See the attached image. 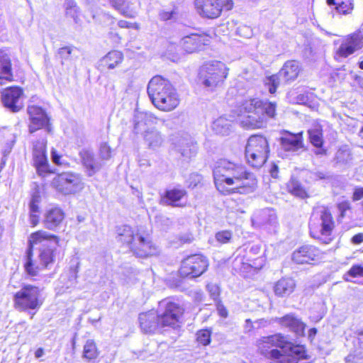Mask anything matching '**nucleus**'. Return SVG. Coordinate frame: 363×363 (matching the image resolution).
Segmentation results:
<instances>
[{"mask_svg": "<svg viewBox=\"0 0 363 363\" xmlns=\"http://www.w3.org/2000/svg\"><path fill=\"white\" fill-rule=\"evenodd\" d=\"M186 191L184 189H173L167 190L162 199V202L167 205L179 206L178 202L186 196Z\"/></svg>", "mask_w": 363, "mask_h": 363, "instance_id": "obj_37", "label": "nucleus"}, {"mask_svg": "<svg viewBox=\"0 0 363 363\" xmlns=\"http://www.w3.org/2000/svg\"><path fill=\"white\" fill-rule=\"evenodd\" d=\"M221 6L222 9H224L227 11H229L233 7V1L232 0H225L224 1L221 0Z\"/></svg>", "mask_w": 363, "mask_h": 363, "instance_id": "obj_58", "label": "nucleus"}, {"mask_svg": "<svg viewBox=\"0 0 363 363\" xmlns=\"http://www.w3.org/2000/svg\"><path fill=\"white\" fill-rule=\"evenodd\" d=\"M211 333L208 329L200 330L196 333V340L199 344L206 346L211 342Z\"/></svg>", "mask_w": 363, "mask_h": 363, "instance_id": "obj_46", "label": "nucleus"}, {"mask_svg": "<svg viewBox=\"0 0 363 363\" xmlns=\"http://www.w3.org/2000/svg\"><path fill=\"white\" fill-rule=\"evenodd\" d=\"M296 287L295 281L291 278H282L274 285V290L277 296H287L290 295Z\"/></svg>", "mask_w": 363, "mask_h": 363, "instance_id": "obj_36", "label": "nucleus"}, {"mask_svg": "<svg viewBox=\"0 0 363 363\" xmlns=\"http://www.w3.org/2000/svg\"><path fill=\"white\" fill-rule=\"evenodd\" d=\"M33 250L31 248H28L27 250V259L26 262L24 264V268L26 274L31 277L37 276L39 274V272L44 269L42 267V266L40 265V263L38 264H35L32 259L33 256Z\"/></svg>", "mask_w": 363, "mask_h": 363, "instance_id": "obj_40", "label": "nucleus"}, {"mask_svg": "<svg viewBox=\"0 0 363 363\" xmlns=\"http://www.w3.org/2000/svg\"><path fill=\"white\" fill-rule=\"evenodd\" d=\"M279 323L283 327L294 333L298 336H303L306 325L293 314H287L279 318Z\"/></svg>", "mask_w": 363, "mask_h": 363, "instance_id": "obj_27", "label": "nucleus"}, {"mask_svg": "<svg viewBox=\"0 0 363 363\" xmlns=\"http://www.w3.org/2000/svg\"><path fill=\"white\" fill-rule=\"evenodd\" d=\"M177 16V12L174 9L172 10L166 11L162 10L160 13V18L162 21H168L171 19H175Z\"/></svg>", "mask_w": 363, "mask_h": 363, "instance_id": "obj_50", "label": "nucleus"}, {"mask_svg": "<svg viewBox=\"0 0 363 363\" xmlns=\"http://www.w3.org/2000/svg\"><path fill=\"white\" fill-rule=\"evenodd\" d=\"M122 60L123 54L119 51L113 50L102 58L101 62L108 69H113L122 62Z\"/></svg>", "mask_w": 363, "mask_h": 363, "instance_id": "obj_39", "label": "nucleus"}, {"mask_svg": "<svg viewBox=\"0 0 363 363\" xmlns=\"http://www.w3.org/2000/svg\"><path fill=\"white\" fill-rule=\"evenodd\" d=\"M217 311L218 314L223 317L226 318L228 316V311L225 307L220 303L217 304Z\"/></svg>", "mask_w": 363, "mask_h": 363, "instance_id": "obj_56", "label": "nucleus"}, {"mask_svg": "<svg viewBox=\"0 0 363 363\" xmlns=\"http://www.w3.org/2000/svg\"><path fill=\"white\" fill-rule=\"evenodd\" d=\"M51 157L52 162L56 164H60V156L57 153V152L53 149L51 152Z\"/></svg>", "mask_w": 363, "mask_h": 363, "instance_id": "obj_60", "label": "nucleus"}, {"mask_svg": "<svg viewBox=\"0 0 363 363\" xmlns=\"http://www.w3.org/2000/svg\"><path fill=\"white\" fill-rule=\"evenodd\" d=\"M117 233L118 240L123 244H126L130 249H131V245H133V243L135 242L140 234L138 230H133L130 226L127 225L118 227Z\"/></svg>", "mask_w": 363, "mask_h": 363, "instance_id": "obj_32", "label": "nucleus"}, {"mask_svg": "<svg viewBox=\"0 0 363 363\" xmlns=\"http://www.w3.org/2000/svg\"><path fill=\"white\" fill-rule=\"evenodd\" d=\"M98 355L99 352L96 343L93 340H88L84 346L83 357L88 360H92L96 359Z\"/></svg>", "mask_w": 363, "mask_h": 363, "instance_id": "obj_42", "label": "nucleus"}, {"mask_svg": "<svg viewBox=\"0 0 363 363\" xmlns=\"http://www.w3.org/2000/svg\"><path fill=\"white\" fill-rule=\"evenodd\" d=\"M210 43V37L207 35L192 33L184 36L180 40V45L187 53L199 52Z\"/></svg>", "mask_w": 363, "mask_h": 363, "instance_id": "obj_20", "label": "nucleus"}, {"mask_svg": "<svg viewBox=\"0 0 363 363\" xmlns=\"http://www.w3.org/2000/svg\"><path fill=\"white\" fill-rule=\"evenodd\" d=\"M191 179H194V186H196L198 183H200L201 181V176L198 174H193L191 176Z\"/></svg>", "mask_w": 363, "mask_h": 363, "instance_id": "obj_64", "label": "nucleus"}, {"mask_svg": "<svg viewBox=\"0 0 363 363\" xmlns=\"http://www.w3.org/2000/svg\"><path fill=\"white\" fill-rule=\"evenodd\" d=\"M158 118L152 113L148 112H138L134 116L133 131L138 134L143 130L145 126L157 124Z\"/></svg>", "mask_w": 363, "mask_h": 363, "instance_id": "obj_28", "label": "nucleus"}, {"mask_svg": "<svg viewBox=\"0 0 363 363\" xmlns=\"http://www.w3.org/2000/svg\"><path fill=\"white\" fill-rule=\"evenodd\" d=\"M207 289L211 294V297L216 300L219 296L218 288L217 286L213 284H208Z\"/></svg>", "mask_w": 363, "mask_h": 363, "instance_id": "obj_53", "label": "nucleus"}, {"mask_svg": "<svg viewBox=\"0 0 363 363\" xmlns=\"http://www.w3.org/2000/svg\"><path fill=\"white\" fill-rule=\"evenodd\" d=\"M64 212L59 207H51L48 208L44 215V225L49 230H54L63 220Z\"/></svg>", "mask_w": 363, "mask_h": 363, "instance_id": "obj_29", "label": "nucleus"}, {"mask_svg": "<svg viewBox=\"0 0 363 363\" xmlns=\"http://www.w3.org/2000/svg\"><path fill=\"white\" fill-rule=\"evenodd\" d=\"M313 175L315 179H325L329 178V176L327 174L322 172H315Z\"/></svg>", "mask_w": 363, "mask_h": 363, "instance_id": "obj_62", "label": "nucleus"}, {"mask_svg": "<svg viewBox=\"0 0 363 363\" xmlns=\"http://www.w3.org/2000/svg\"><path fill=\"white\" fill-rule=\"evenodd\" d=\"M131 252L138 257H147L157 255L159 252L157 247L152 242L148 237L139 234L135 242L131 245Z\"/></svg>", "mask_w": 363, "mask_h": 363, "instance_id": "obj_23", "label": "nucleus"}, {"mask_svg": "<svg viewBox=\"0 0 363 363\" xmlns=\"http://www.w3.org/2000/svg\"><path fill=\"white\" fill-rule=\"evenodd\" d=\"M228 71L225 63L217 60L210 61L201 67L200 79L205 87L213 90L223 84Z\"/></svg>", "mask_w": 363, "mask_h": 363, "instance_id": "obj_8", "label": "nucleus"}, {"mask_svg": "<svg viewBox=\"0 0 363 363\" xmlns=\"http://www.w3.org/2000/svg\"><path fill=\"white\" fill-rule=\"evenodd\" d=\"M337 11L341 14L350 13L353 9V4L351 2L337 1L335 6Z\"/></svg>", "mask_w": 363, "mask_h": 363, "instance_id": "obj_47", "label": "nucleus"}, {"mask_svg": "<svg viewBox=\"0 0 363 363\" xmlns=\"http://www.w3.org/2000/svg\"><path fill=\"white\" fill-rule=\"evenodd\" d=\"M112 6L119 13L128 18H135L137 15L133 4L129 0H110Z\"/></svg>", "mask_w": 363, "mask_h": 363, "instance_id": "obj_35", "label": "nucleus"}, {"mask_svg": "<svg viewBox=\"0 0 363 363\" xmlns=\"http://www.w3.org/2000/svg\"><path fill=\"white\" fill-rule=\"evenodd\" d=\"M269 152V143L265 137L254 135L249 138L245 147V157L250 166L261 167L266 162Z\"/></svg>", "mask_w": 363, "mask_h": 363, "instance_id": "obj_9", "label": "nucleus"}, {"mask_svg": "<svg viewBox=\"0 0 363 363\" xmlns=\"http://www.w3.org/2000/svg\"><path fill=\"white\" fill-rule=\"evenodd\" d=\"M55 189L64 194H71L79 191L84 184L79 174L67 172L57 174L52 181Z\"/></svg>", "mask_w": 363, "mask_h": 363, "instance_id": "obj_13", "label": "nucleus"}, {"mask_svg": "<svg viewBox=\"0 0 363 363\" xmlns=\"http://www.w3.org/2000/svg\"><path fill=\"white\" fill-rule=\"evenodd\" d=\"M0 79L11 82L13 80L11 60L9 55L0 50Z\"/></svg>", "mask_w": 363, "mask_h": 363, "instance_id": "obj_31", "label": "nucleus"}, {"mask_svg": "<svg viewBox=\"0 0 363 363\" xmlns=\"http://www.w3.org/2000/svg\"><path fill=\"white\" fill-rule=\"evenodd\" d=\"M172 145L173 151L179 155L180 159L186 162H189L197 153V143L189 135L176 137L173 140Z\"/></svg>", "mask_w": 363, "mask_h": 363, "instance_id": "obj_14", "label": "nucleus"}, {"mask_svg": "<svg viewBox=\"0 0 363 363\" xmlns=\"http://www.w3.org/2000/svg\"><path fill=\"white\" fill-rule=\"evenodd\" d=\"M13 307L20 312L31 314L30 318L43 305L41 291L32 284H23L13 297Z\"/></svg>", "mask_w": 363, "mask_h": 363, "instance_id": "obj_6", "label": "nucleus"}, {"mask_svg": "<svg viewBox=\"0 0 363 363\" xmlns=\"http://www.w3.org/2000/svg\"><path fill=\"white\" fill-rule=\"evenodd\" d=\"M231 122L224 116L216 119L212 124V130L218 135H228L231 132Z\"/></svg>", "mask_w": 363, "mask_h": 363, "instance_id": "obj_38", "label": "nucleus"}, {"mask_svg": "<svg viewBox=\"0 0 363 363\" xmlns=\"http://www.w3.org/2000/svg\"><path fill=\"white\" fill-rule=\"evenodd\" d=\"M232 238V233L229 230H223L216 234V239L221 244L228 242Z\"/></svg>", "mask_w": 363, "mask_h": 363, "instance_id": "obj_48", "label": "nucleus"}, {"mask_svg": "<svg viewBox=\"0 0 363 363\" xmlns=\"http://www.w3.org/2000/svg\"><path fill=\"white\" fill-rule=\"evenodd\" d=\"M338 211L341 217H345L346 212L350 209V204L347 201H343L337 205Z\"/></svg>", "mask_w": 363, "mask_h": 363, "instance_id": "obj_52", "label": "nucleus"}, {"mask_svg": "<svg viewBox=\"0 0 363 363\" xmlns=\"http://www.w3.org/2000/svg\"><path fill=\"white\" fill-rule=\"evenodd\" d=\"M287 343L286 337L281 334L262 337L257 340V346L259 353L273 363H296V360L289 361L277 347L284 349Z\"/></svg>", "mask_w": 363, "mask_h": 363, "instance_id": "obj_7", "label": "nucleus"}, {"mask_svg": "<svg viewBox=\"0 0 363 363\" xmlns=\"http://www.w3.org/2000/svg\"><path fill=\"white\" fill-rule=\"evenodd\" d=\"M362 48H363V33L358 30L347 35L342 40L337 54L340 57H347Z\"/></svg>", "mask_w": 363, "mask_h": 363, "instance_id": "obj_18", "label": "nucleus"}, {"mask_svg": "<svg viewBox=\"0 0 363 363\" xmlns=\"http://www.w3.org/2000/svg\"><path fill=\"white\" fill-rule=\"evenodd\" d=\"M347 275L352 277H363V264L353 265L345 274Z\"/></svg>", "mask_w": 363, "mask_h": 363, "instance_id": "obj_49", "label": "nucleus"}, {"mask_svg": "<svg viewBox=\"0 0 363 363\" xmlns=\"http://www.w3.org/2000/svg\"><path fill=\"white\" fill-rule=\"evenodd\" d=\"M73 2L69 1L67 3V13H69V12L70 11H74V13H76L77 11V9L78 8L75 6V5H73Z\"/></svg>", "mask_w": 363, "mask_h": 363, "instance_id": "obj_63", "label": "nucleus"}, {"mask_svg": "<svg viewBox=\"0 0 363 363\" xmlns=\"http://www.w3.org/2000/svg\"><path fill=\"white\" fill-rule=\"evenodd\" d=\"M240 111L247 113L240 121L245 128H262L267 125L269 118L276 115V104L259 99H250L243 101Z\"/></svg>", "mask_w": 363, "mask_h": 363, "instance_id": "obj_2", "label": "nucleus"}, {"mask_svg": "<svg viewBox=\"0 0 363 363\" xmlns=\"http://www.w3.org/2000/svg\"><path fill=\"white\" fill-rule=\"evenodd\" d=\"M47 140L45 138H40L33 143V161L38 174L45 176L50 173L49 164L46 156Z\"/></svg>", "mask_w": 363, "mask_h": 363, "instance_id": "obj_15", "label": "nucleus"}, {"mask_svg": "<svg viewBox=\"0 0 363 363\" xmlns=\"http://www.w3.org/2000/svg\"><path fill=\"white\" fill-rule=\"evenodd\" d=\"M269 172L273 178H277L279 174V167L275 163H272L269 169Z\"/></svg>", "mask_w": 363, "mask_h": 363, "instance_id": "obj_57", "label": "nucleus"}, {"mask_svg": "<svg viewBox=\"0 0 363 363\" xmlns=\"http://www.w3.org/2000/svg\"><path fill=\"white\" fill-rule=\"evenodd\" d=\"M335 222L333 216L325 207L313 211L310 221V235L314 239L318 240L324 244H328L333 240V231Z\"/></svg>", "mask_w": 363, "mask_h": 363, "instance_id": "obj_5", "label": "nucleus"}, {"mask_svg": "<svg viewBox=\"0 0 363 363\" xmlns=\"http://www.w3.org/2000/svg\"><path fill=\"white\" fill-rule=\"evenodd\" d=\"M139 322L141 330L145 333H152L160 325L158 316L154 311L140 314Z\"/></svg>", "mask_w": 363, "mask_h": 363, "instance_id": "obj_26", "label": "nucleus"}, {"mask_svg": "<svg viewBox=\"0 0 363 363\" xmlns=\"http://www.w3.org/2000/svg\"><path fill=\"white\" fill-rule=\"evenodd\" d=\"M363 198V188H356L353 193L354 201H359Z\"/></svg>", "mask_w": 363, "mask_h": 363, "instance_id": "obj_55", "label": "nucleus"}, {"mask_svg": "<svg viewBox=\"0 0 363 363\" xmlns=\"http://www.w3.org/2000/svg\"><path fill=\"white\" fill-rule=\"evenodd\" d=\"M30 117L29 131L33 133L48 125L49 119L45 111L40 106L32 105L28 107Z\"/></svg>", "mask_w": 363, "mask_h": 363, "instance_id": "obj_24", "label": "nucleus"}, {"mask_svg": "<svg viewBox=\"0 0 363 363\" xmlns=\"http://www.w3.org/2000/svg\"><path fill=\"white\" fill-rule=\"evenodd\" d=\"M300 64L296 60H289L284 63L278 74L268 77L265 79V85L268 86L270 94H274L279 85L280 78L286 82L295 80L300 72Z\"/></svg>", "mask_w": 363, "mask_h": 363, "instance_id": "obj_11", "label": "nucleus"}, {"mask_svg": "<svg viewBox=\"0 0 363 363\" xmlns=\"http://www.w3.org/2000/svg\"><path fill=\"white\" fill-rule=\"evenodd\" d=\"M118 25L120 28H132L137 29L138 28V26L136 23H129V22H128L126 21H123V20L119 21L118 23Z\"/></svg>", "mask_w": 363, "mask_h": 363, "instance_id": "obj_54", "label": "nucleus"}, {"mask_svg": "<svg viewBox=\"0 0 363 363\" xmlns=\"http://www.w3.org/2000/svg\"><path fill=\"white\" fill-rule=\"evenodd\" d=\"M253 222L269 231H274L277 225V218L274 211L266 208L255 216Z\"/></svg>", "mask_w": 363, "mask_h": 363, "instance_id": "obj_25", "label": "nucleus"}, {"mask_svg": "<svg viewBox=\"0 0 363 363\" xmlns=\"http://www.w3.org/2000/svg\"><path fill=\"white\" fill-rule=\"evenodd\" d=\"M143 139L147 147L152 150L159 148L164 143L163 135L155 128L145 130Z\"/></svg>", "mask_w": 363, "mask_h": 363, "instance_id": "obj_33", "label": "nucleus"}, {"mask_svg": "<svg viewBox=\"0 0 363 363\" xmlns=\"http://www.w3.org/2000/svg\"><path fill=\"white\" fill-rule=\"evenodd\" d=\"M195 9L202 17L216 18L222 11L221 0H195Z\"/></svg>", "mask_w": 363, "mask_h": 363, "instance_id": "obj_21", "label": "nucleus"}, {"mask_svg": "<svg viewBox=\"0 0 363 363\" xmlns=\"http://www.w3.org/2000/svg\"><path fill=\"white\" fill-rule=\"evenodd\" d=\"M216 189L224 195L246 194L255 191L257 180L255 174L240 163L227 159L217 161L213 169Z\"/></svg>", "mask_w": 363, "mask_h": 363, "instance_id": "obj_1", "label": "nucleus"}, {"mask_svg": "<svg viewBox=\"0 0 363 363\" xmlns=\"http://www.w3.org/2000/svg\"><path fill=\"white\" fill-rule=\"evenodd\" d=\"M358 344L359 345V351L357 352L356 355H359L363 357V333L361 334L360 337L358 338Z\"/></svg>", "mask_w": 363, "mask_h": 363, "instance_id": "obj_61", "label": "nucleus"}, {"mask_svg": "<svg viewBox=\"0 0 363 363\" xmlns=\"http://www.w3.org/2000/svg\"><path fill=\"white\" fill-rule=\"evenodd\" d=\"M99 157L100 161L105 163L112 157V149L106 142L101 143L99 147Z\"/></svg>", "mask_w": 363, "mask_h": 363, "instance_id": "obj_43", "label": "nucleus"}, {"mask_svg": "<svg viewBox=\"0 0 363 363\" xmlns=\"http://www.w3.org/2000/svg\"><path fill=\"white\" fill-rule=\"evenodd\" d=\"M287 189L293 195L302 199L305 198L307 196L306 190L301 186L300 182L295 179H291L288 182Z\"/></svg>", "mask_w": 363, "mask_h": 363, "instance_id": "obj_41", "label": "nucleus"}, {"mask_svg": "<svg viewBox=\"0 0 363 363\" xmlns=\"http://www.w3.org/2000/svg\"><path fill=\"white\" fill-rule=\"evenodd\" d=\"M147 94L152 104L162 111H171L179 104V97L171 82L161 76H155L149 82Z\"/></svg>", "mask_w": 363, "mask_h": 363, "instance_id": "obj_3", "label": "nucleus"}, {"mask_svg": "<svg viewBox=\"0 0 363 363\" xmlns=\"http://www.w3.org/2000/svg\"><path fill=\"white\" fill-rule=\"evenodd\" d=\"M286 346L284 349H289L290 354L294 356L296 359H306V354L305 348L301 345H294L287 340Z\"/></svg>", "mask_w": 363, "mask_h": 363, "instance_id": "obj_44", "label": "nucleus"}, {"mask_svg": "<svg viewBox=\"0 0 363 363\" xmlns=\"http://www.w3.org/2000/svg\"><path fill=\"white\" fill-rule=\"evenodd\" d=\"M73 48L72 47H63L59 49L58 55L62 59L68 60L70 57Z\"/></svg>", "mask_w": 363, "mask_h": 363, "instance_id": "obj_51", "label": "nucleus"}, {"mask_svg": "<svg viewBox=\"0 0 363 363\" xmlns=\"http://www.w3.org/2000/svg\"><path fill=\"white\" fill-rule=\"evenodd\" d=\"M322 258L321 251L313 245H303L292 254V260L296 264H311Z\"/></svg>", "mask_w": 363, "mask_h": 363, "instance_id": "obj_22", "label": "nucleus"}, {"mask_svg": "<svg viewBox=\"0 0 363 363\" xmlns=\"http://www.w3.org/2000/svg\"><path fill=\"white\" fill-rule=\"evenodd\" d=\"M281 149L286 152L296 154L303 151V132L292 133L284 130L280 138Z\"/></svg>", "mask_w": 363, "mask_h": 363, "instance_id": "obj_17", "label": "nucleus"}, {"mask_svg": "<svg viewBox=\"0 0 363 363\" xmlns=\"http://www.w3.org/2000/svg\"><path fill=\"white\" fill-rule=\"evenodd\" d=\"M81 164L88 177H92L104 167V162L95 157L94 152L89 149L83 148L79 152Z\"/></svg>", "mask_w": 363, "mask_h": 363, "instance_id": "obj_19", "label": "nucleus"}, {"mask_svg": "<svg viewBox=\"0 0 363 363\" xmlns=\"http://www.w3.org/2000/svg\"><path fill=\"white\" fill-rule=\"evenodd\" d=\"M29 247L33 245H41L38 260L40 265L43 268H49L55 259V252L59 243V238L52 234L44 230L33 233L28 240Z\"/></svg>", "mask_w": 363, "mask_h": 363, "instance_id": "obj_4", "label": "nucleus"}, {"mask_svg": "<svg viewBox=\"0 0 363 363\" xmlns=\"http://www.w3.org/2000/svg\"><path fill=\"white\" fill-rule=\"evenodd\" d=\"M23 90L18 86H10L1 93L3 105L11 112H18L23 107L22 99Z\"/></svg>", "mask_w": 363, "mask_h": 363, "instance_id": "obj_16", "label": "nucleus"}, {"mask_svg": "<svg viewBox=\"0 0 363 363\" xmlns=\"http://www.w3.org/2000/svg\"><path fill=\"white\" fill-rule=\"evenodd\" d=\"M352 242L356 245L363 242V233H358L354 235L352 238Z\"/></svg>", "mask_w": 363, "mask_h": 363, "instance_id": "obj_59", "label": "nucleus"}, {"mask_svg": "<svg viewBox=\"0 0 363 363\" xmlns=\"http://www.w3.org/2000/svg\"><path fill=\"white\" fill-rule=\"evenodd\" d=\"M181 306L169 299H164L159 303L157 315L161 327L173 328L179 325V320L183 313Z\"/></svg>", "mask_w": 363, "mask_h": 363, "instance_id": "obj_10", "label": "nucleus"}, {"mask_svg": "<svg viewBox=\"0 0 363 363\" xmlns=\"http://www.w3.org/2000/svg\"><path fill=\"white\" fill-rule=\"evenodd\" d=\"M309 140L311 143L318 149L315 151V155H325L326 150L322 148L323 144V129L319 124L313 125L308 130Z\"/></svg>", "mask_w": 363, "mask_h": 363, "instance_id": "obj_30", "label": "nucleus"}, {"mask_svg": "<svg viewBox=\"0 0 363 363\" xmlns=\"http://www.w3.org/2000/svg\"><path fill=\"white\" fill-rule=\"evenodd\" d=\"M208 267L206 257L201 254L192 255L183 259L179 274L183 277L196 278L203 274Z\"/></svg>", "mask_w": 363, "mask_h": 363, "instance_id": "obj_12", "label": "nucleus"}, {"mask_svg": "<svg viewBox=\"0 0 363 363\" xmlns=\"http://www.w3.org/2000/svg\"><path fill=\"white\" fill-rule=\"evenodd\" d=\"M335 160L337 163L345 164L352 160L350 152L347 148H340L335 155Z\"/></svg>", "mask_w": 363, "mask_h": 363, "instance_id": "obj_45", "label": "nucleus"}, {"mask_svg": "<svg viewBox=\"0 0 363 363\" xmlns=\"http://www.w3.org/2000/svg\"><path fill=\"white\" fill-rule=\"evenodd\" d=\"M40 201L41 197L39 192L38 191H34L29 202V221L32 227L36 226L39 223V203Z\"/></svg>", "mask_w": 363, "mask_h": 363, "instance_id": "obj_34", "label": "nucleus"}]
</instances>
